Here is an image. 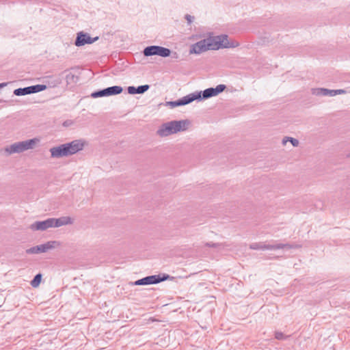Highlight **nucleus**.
I'll return each instance as SVG.
<instances>
[{
	"mask_svg": "<svg viewBox=\"0 0 350 350\" xmlns=\"http://www.w3.org/2000/svg\"><path fill=\"white\" fill-rule=\"evenodd\" d=\"M28 89H29V94H31L38 93V92H42L44 90H46V85L38 84V85L28 86Z\"/></svg>",
	"mask_w": 350,
	"mask_h": 350,
	"instance_id": "412c9836",
	"label": "nucleus"
},
{
	"mask_svg": "<svg viewBox=\"0 0 350 350\" xmlns=\"http://www.w3.org/2000/svg\"><path fill=\"white\" fill-rule=\"evenodd\" d=\"M157 133L161 137H166L174 134L172 122L163 124Z\"/></svg>",
	"mask_w": 350,
	"mask_h": 350,
	"instance_id": "dca6fc26",
	"label": "nucleus"
},
{
	"mask_svg": "<svg viewBox=\"0 0 350 350\" xmlns=\"http://www.w3.org/2000/svg\"><path fill=\"white\" fill-rule=\"evenodd\" d=\"M29 228L33 231H44L49 228H53V221L51 218H49L44 221H37L31 224Z\"/></svg>",
	"mask_w": 350,
	"mask_h": 350,
	"instance_id": "9b49d317",
	"label": "nucleus"
},
{
	"mask_svg": "<svg viewBox=\"0 0 350 350\" xmlns=\"http://www.w3.org/2000/svg\"><path fill=\"white\" fill-rule=\"evenodd\" d=\"M185 18L187 20L189 25H190L194 20V16L189 14H186Z\"/></svg>",
	"mask_w": 350,
	"mask_h": 350,
	"instance_id": "cd10ccee",
	"label": "nucleus"
},
{
	"mask_svg": "<svg viewBox=\"0 0 350 350\" xmlns=\"http://www.w3.org/2000/svg\"><path fill=\"white\" fill-rule=\"evenodd\" d=\"M208 50H213L211 36L192 44L189 53L191 54H200Z\"/></svg>",
	"mask_w": 350,
	"mask_h": 350,
	"instance_id": "39448f33",
	"label": "nucleus"
},
{
	"mask_svg": "<svg viewBox=\"0 0 350 350\" xmlns=\"http://www.w3.org/2000/svg\"><path fill=\"white\" fill-rule=\"evenodd\" d=\"M143 54L146 57L159 55L162 57H169L171 54L170 49L156 45L146 46L144 51Z\"/></svg>",
	"mask_w": 350,
	"mask_h": 350,
	"instance_id": "423d86ee",
	"label": "nucleus"
},
{
	"mask_svg": "<svg viewBox=\"0 0 350 350\" xmlns=\"http://www.w3.org/2000/svg\"><path fill=\"white\" fill-rule=\"evenodd\" d=\"M77 77L71 72H69L66 76V80L68 83H77Z\"/></svg>",
	"mask_w": 350,
	"mask_h": 350,
	"instance_id": "393cba45",
	"label": "nucleus"
},
{
	"mask_svg": "<svg viewBox=\"0 0 350 350\" xmlns=\"http://www.w3.org/2000/svg\"><path fill=\"white\" fill-rule=\"evenodd\" d=\"M14 94L18 96L29 94L28 87L20 88L14 90Z\"/></svg>",
	"mask_w": 350,
	"mask_h": 350,
	"instance_id": "4be33fe9",
	"label": "nucleus"
},
{
	"mask_svg": "<svg viewBox=\"0 0 350 350\" xmlns=\"http://www.w3.org/2000/svg\"><path fill=\"white\" fill-rule=\"evenodd\" d=\"M312 94L315 96H334L336 95V92L335 90L326 88H313L312 89Z\"/></svg>",
	"mask_w": 350,
	"mask_h": 350,
	"instance_id": "a211bd4d",
	"label": "nucleus"
},
{
	"mask_svg": "<svg viewBox=\"0 0 350 350\" xmlns=\"http://www.w3.org/2000/svg\"><path fill=\"white\" fill-rule=\"evenodd\" d=\"M287 142H290L294 147H297L299 146V144L298 139H297L295 138H293V137H285L282 139V144H286V143Z\"/></svg>",
	"mask_w": 350,
	"mask_h": 350,
	"instance_id": "b1692460",
	"label": "nucleus"
},
{
	"mask_svg": "<svg viewBox=\"0 0 350 350\" xmlns=\"http://www.w3.org/2000/svg\"><path fill=\"white\" fill-rule=\"evenodd\" d=\"M226 89V85L224 84H219L217 85L215 88H209L204 91L195 92L191 93L193 101L197 100H202L205 99H208L213 96H215L221 93Z\"/></svg>",
	"mask_w": 350,
	"mask_h": 350,
	"instance_id": "f03ea898",
	"label": "nucleus"
},
{
	"mask_svg": "<svg viewBox=\"0 0 350 350\" xmlns=\"http://www.w3.org/2000/svg\"><path fill=\"white\" fill-rule=\"evenodd\" d=\"M172 124V129L174 134L180 131H185L187 129L189 124L188 120H173L171 121Z\"/></svg>",
	"mask_w": 350,
	"mask_h": 350,
	"instance_id": "4468645a",
	"label": "nucleus"
},
{
	"mask_svg": "<svg viewBox=\"0 0 350 350\" xmlns=\"http://www.w3.org/2000/svg\"><path fill=\"white\" fill-rule=\"evenodd\" d=\"M206 245L210 247H217L222 245V244L220 243H206Z\"/></svg>",
	"mask_w": 350,
	"mask_h": 350,
	"instance_id": "c85d7f7f",
	"label": "nucleus"
},
{
	"mask_svg": "<svg viewBox=\"0 0 350 350\" xmlns=\"http://www.w3.org/2000/svg\"><path fill=\"white\" fill-rule=\"evenodd\" d=\"M5 85H6V83H1V88H2L3 87L5 86Z\"/></svg>",
	"mask_w": 350,
	"mask_h": 350,
	"instance_id": "7c9ffc66",
	"label": "nucleus"
},
{
	"mask_svg": "<svg viewBox=\"0 0 350 350\" xmlns=\"http://www.w3.org/2000/svg\"><path fill=\"white\" fill-rule=\"evenodd\" d=\"M288 336H285L282 332H275V338L278 340H285Z\"/></svg>",
	"mask_w": 350,
	"mask_h": 350,
	"instance_id": "bb28decb",
	"label": "nucleus"
},
{
	"mask_svg": "<svg viewBox=\"0 0 350 350\" xmlns=\"http://www.w3.org/2000/svg\"><path fill=\"white\" fill-rule=\"evenodd\" d=\"M50 152L52 158H62L69 156L64 144L51 148Z\"/></svg>",
	"mask_w": 350,
	"mask_h": 350,
	"instance_id": "ddd939ff",
	"label": "nucleus"
},
{
	"mask_svg": "<svg viewBox=\"0 0 350 350\" xmlns=\"http://www.w3.org/2000/svg\"><path fill=\"white\" fill-rule=\"evenodd\" d=\"M59 243L57 241H48L47 243L39 245H36L29 248L26 250L27 254H40L46 252L51 249H53L58 246Z\"/></svg>",
	"mask_w": 350,
	"mask_h": 350,
	"instance_id": "6e6552de",
	"label": "nucleus"
},
{
	"mask_svg": "<svg viewBox=\"0 0 350 350\" xmlns=\"http://www.w3.org/2000/svg\"><path fill=\"white\" fill-rule=\"evenodd\" d=\"M250 248L252 250H265L264 243H254L250 245Z\"/></svg>",
	"mask_w": 350,
	"mask_h": 350,
	"instance_id": "a878e982",
	"label": "nucleus"
},
{
	"mask_svg": "<svg viewBox=\"0 0 350 350\" xmlns=\"http://www.w3.org/2000/svg\"><path fill=\"white\" fill-rule=\"evenodd\" d=\"M228 36L222 34L217 36H211L213 50L226 48H235L239 45V42L235 40L229 41Z\"/></svg>",
	"mask_w": 350,
	"mask_h": 350,
	"instance_id": "7ed1b4c3",
	"label": "nucleus"
},
{
	"mask_svg": "<svg viewBox=\"0 0 350 350\" xmlns=\"http://www.w3.org/2000/svg\"><path fill=\"white\" fill-rule=\"evenodd\" d=\"M39 142V139L33 138L25 141L16 142L5 148V151L8 152V154L12 153H21L25 150L34 148Z\"/></svg>",
	"mask_w": 350,
	"mask_h": 350,
	"instance_id": "f257e3e1",
	"label": "nucleus"
},
{
	"mask_svg": "<svg viewBox=\"0 0 350 350\" xmlns=\"http://www.w3.org/2000/svg\"><path fill=\"white\" fill-rule=\"evenodd\" d=\"M174 279V277L170 276L166 273H163L162 275H152L144 277L142 279L136 280L133 283V284L136 286L156 284L161 282H163L167 280H172Z\"/></svg>",
	"mask_w": 350,
	"mask_h": 350,
	"instance_id": "20e7f679",
	"label": "nucleus"
},
{
	"mask_svg": "<svg viewBox=\"0 0 350 350\" xmlns=\"http://www.w3.org/2000/svg\"><path fill=\"white\" fill-rule=\"evenodd\" d=\"M335 91L336 92V95L337 94H342L346 93V91L345 90H342V89L335 90Z\"/></svg>",
	"mask_w": 350,
	"mask_h": 350,
	"instance_id": "c756f323",
	"label": "nucleus"
},
{
	"mask_svg": "<svg viewBox=\"0 0 350 350\" xmlns=\"http://www.w3.org/2000/svg\"><path fill=\"white\" fill-rule=\"evenodd\" d=\"M64 144L68 155L70 156L82 150L85 146V142L82 139H75Z\"/></svg>",
	"mask_w": 350,
	"mask_h": 350,
	"instance_id": "9d476101",
	"label": "nucleus"
},
{
	"mask_svg": "<svg viewBox=\"0 0 350 350\" xmlns=\"http://www.w3.org/2000/svg\"><path fill=\"white\" fill-rule=\"evenodd\" d=\"M53 227H60L64 225L72 224V220L70 217H62L58 219L51 218Z\"/></svg>",
	"mask_w": 350,
	"mask_h": 350,
	"instance_id": "6ab92c4d",
	"label": "nucleus"
},
{
	"mask_svg": "<svg viewBox=\"0 0 350 350\" xmlns=\"http://www.w3.org/2000/svg\"><path fill=\"white\" fill-rule=\"evenodd\" d=\"M150 88L149 85H139L137 88L134 86H129L127 88L128 93L130 94H144L145 92L148 90Z\"/></svg>",
	"mask_w": 350,
	"mask_h": 350,
	"instance_id": "aec40b11",
	"label": "nucleus"
},
{
	"mask_svg": "<svg viewBox=\"0 0 350 350\" xmlns=\"http://www.w3.org/2000/svg\"><path fill=\"white\" fill-rule=\"evenodd\" d=\"M193 101V100L192 95H191V94H189L177 100L166 102L165 105L170 107L171 108H174L176 107L183 106V105L189 104Z\"/></svg>",
	"mask_w": 350,
	"mask_h": 350,
	"instance_id": "f8f14e48",
	"label": "nucleus"
},
{
	"mask_svg": "<svg viewBox=\"0 0 350 350\" xmlns=\"http://www.w3.org/2000/svg\"><path fill=\"white\" fill-rule=\"evenodd\" d=\"M299 246L297 245H292L289 243H277V244H265V250H280V249H293V248H297Z\"/></svg>",
	"mask_w": 350,
	"mask_h": 350,
	"instance_id": "f3484780",
	"label": "nucleus"
},
{
	"mask_svg": "<svg viewBox=\"0 0 350 350\" xmlns=\"http://www.w3.org/2000/svg\"><path fill=\"white\" fill-rule=\"evenodd\" d=\"M98 40V37L92 38L88 33L83 31L77 33L75 44L77 46H82L85 44H90Z\"/></svg>",
	"mask_w": 350,
	"mask_h": 350,
	"instance_id": "1a4fd4ad",
	"label": "nucleus"
},
{
	"mask_svg": "<svg viewBox=\"0 0 350 350\" xmlns=\"http://www.w3.org/2000/svg\"><path fill=\"white\" fill-rule=\"evenodd\" d=\"M123 88L121 86L114 85L95 91L91 94V97L96 98L98 97L114 96L121 94Z\"/></svg>",
	"mask_w": 350,
	"mask_h": 350,
	"instance_id": "0eeeda50",
	"label": "nucleus"
},
{
	"mask_svg": "<svg viewBox=\"0 0 350 350\" xmlns=\"http://www.w3.org/2000/svg\"><path fill=\"white\" fill-rule=\"evenodd\" d=\"M42 276V275L41 273L36 274L33 279L31 281V285L34 288L38 287L40 284Z\"/></svg>",
	"mask_w": 350,
	"mask_h": 350,
	"instance_id": "5701e85b",
	"label": "nucleus"
},
{
	"mask_svg": "<svg viewBox=\"0 0 350 350\" xmlns=\"http://www.w3.org/2000/svg\"><path fill=\"white\" fill-rule=\"evenodd\" d=\"M172 124V129L174 134L180 131H185L187 129L189 124L188 120H173L171 121Z\"/></svg>",
	"mask_w": 350,
	"mask_h": 350,
	"instance_id": "2eb2a0df",
	"label": "nucleus"
}]
</instances>
